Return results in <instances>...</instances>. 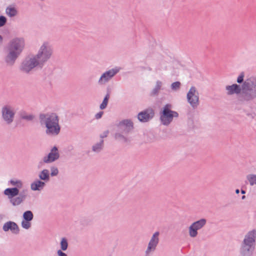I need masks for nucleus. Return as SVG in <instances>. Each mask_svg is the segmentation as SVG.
<instances>
[{
	"instance_id": "58836bf2",
	"label": "nucleus",
	"mask_w": 256,
	"mask_h": 256,
	"mask_svg": "<svg viewBox=\"0 0 256 256\" xmlns=\"http://www.w3.org/2000/svg\"><path fill=\"white\" fill-rule=\"evenodd\" d=\"M57 254L58 256H68L67 254L62 251V250H58L57 251Z\"/></svg>"
},
{
	"instance_id": "a18cd8bd",
	"label": "nucleus",
	"mask_w": 256,
	"mask_h": 256,
	"mask_svg": "<svg viewBox=\"0 0 256 256\" xmlns=\"http://www.w3.org/2000/svg\"><path fill=\"white\" fill-rule=\"evenodd\" d=\"M246 198V196H243L242 197V200H244Z\"/></svg>"
},
{
	"instance_id": "5701e85b",
	"label": "nucleus",
	"mask_w": 256,
	"mask_h": 256,
	"mask_svg": "<svg viewBox=\"0 0 256 256\" xmlns=\"http://www.w3.org/2000/svg\"><path fill=\"white\" fill-rule=\"evenodd\" d=\"M110 97V91L108 90L102 100V103L100 106V110H104L106 108Z\"/></svg>"
},
{
	"instance_id": "f3484780",
	"label": "nucleus",
	"mask_w": 256,
	"mask_h": 256,
	"mask_svg": "<svg viewBox=\"0 0 256 256\" xmlns=\"http://www.w3.org/2000/svg\"><path fill=\"white\" fill-rule=\"evenodd\" d=\"M18 194L19 190L17 188H8L4 190V194L8 196L10 200L18 196Z\"/></svg>"
},
{
	"instance_id": "72a5a7b5",
	"label": "nucleus",
	"mask_w": 256,
	"mask_h": 256,
	"mask_svg": "<svg viewBox=\"0 0 256 256\" xmlns=\"http://www.w3.org/2000/svg\"><path fill=\"white\" fill-rule=\"evenodd\" d=\"M50 175L52 176H56L58 173V168H56V167H52L50 168Z\"/></svg>"
},
{
	"instance_id": "393cba45",
	"label": "nucleus",
	"mask_w": 256,
	"mask_h": 256,
	"mask_svg": "<svg viewBox=\"0 0 256 256\" xmlns=\"http://www.w3.org/2000/svg\"><path fill=\"white\" fill-rule=\"evenodd\" d=\"M124 134L118 131L114 134V138L116 140L121 141L124 142H128V138L123 135Z\"/></svg>"
},
{
	"instance_id": "f257e3e1",
	"label": "nucleus",
	"mask_w": 256,
	"mask_h": 256,
	"mask_svg": "<svg viewBox=\"0 0 256 256\" xmlns=\"http://www.w3.org/2000/svg\"><path fill=\"white\" fill-rule=\"evenodd\" d=\"M228 96L236 94L241 104H250L256 99V76L246 79L242 86L234 84L226 86Z\"/></svg>"
},
{
	"instance_id": "a878e982",
	"label": "nucleus",
	"mask_w": 256,
	"mask_h": 256,
	"mask_svg": "<svg viewBox=\"0 0 256 256\" xmlns=\"http://www.w3.org/2000/svg\"><path fill=\"white\" fill-rule=\"evenodd\" d=\"M39 178L42 180H49V172L48 170H44L39 174Z\"/></svg>"
},
{
	"instance_id": "f8f14e48",
	"label": "nucleus",
	"mask_w": 256,
	"mask_h": 256,
	"mask_svg": "<svg viewBox=\"0 0 256 256\" xmlns=\"http://www.w3.org/2000/svg\"><path fill=\"white\" fill-rule=\"evenodd\" d=\"M119 70L116 68H112L104 72L100 77L98 82L100 84H105L112 78L118 72Z\"/></svg>"
},
{
	"instance_id": "0eeeda50",
	"label": "nucleus",
	"mask_w": 256,
	"mask_h": 256,
	"mask_svg": "<svg viewBox=\"0 0 256 256\" xmlns=\"http://www.w3.org/2000/svg\"><path fill=\"white\" fill-rule=\"evenodd\" d=\"M42 68L34 54H30L24 58L20 66V70L24 72L28 73L34 68Z\"/></svg>"
},
{
	"instance_id": "cd10ccee",
	"label": "nucleus",
	"mask_w": 256,
	"mask_h": 256,
	"mask_svg": "<svg viewBox=\"0 0 256 256\" xmlns=\"http://www.w3.org/2000/svg\"><path fill=\"white\" fill-rule=\"evenodd\" d=\"M246 179L250 186L256 184V174H250L246 176Z\"/></svg>"
},
{
	"instance_id": "37998d69",
	"label": "nucleus",
	"mask_w": 256,
	"mask_h": 256,
	"mask_svg": "<svg viewBox=\"0 0 256 256\" xmlns=\"http://www.w3.org/2000/svg\"><path fill=\"white\" fill-rule=\"evenodd\" d=\"M236 194H238L240 193V190H239L238 189H236Z\"/></svg>"
},
{
	"instance_id": "9b49d317",
	"label": "nucleus",
	"mask_w": 256,
	"mask_h": 256,
	"mask_svg": "<svg viewBox=\"0 0 256 256\" xmlns=\"http://www.w3.org/2000/svg\"><path fill=\"white\" fill-rule=\"evenodd\" d=\"M118 127V131L125 134H128L134 128L133 123L130 120H124L120 122Z\"/></svg>"
},
{
	"instance_id": "9d476101",
	"label": "nucleus",
	"mask_w": 256,
	"mask_h": 256,
	"mask_svg": "<svg viewBox=\"0 0 256 256\" xmlns=\"http://www.w3.org/2000/svg\"><path fill=\"white\" fill-rule=\"evenodd\" d=\"M159 235L160 232H156L153 234L145 251V256H149L152 252H154L156 250V248L159 242Z\"/></svg>"
},
{
	"instance_id": "f03ea898",
	"label": "nucleus",
	"mask_w": 256,
	"mask_h": 256,
	"mask_svg": "<svg viewBox=\"0 0 256 256\" xmlns=\"http://www.w3.org/2000/svg\"><path fill=\"white\" fill-rule=\"evenodd\" d=\"M25 48V40L22 38L12 39L6 47L4 61L7 66H12Z\"/></svg>"
},
{
	"instance_id": "7ed1b4c3",
	"label": "nucleus",
	"mask_w": 256,
	"mask_h": 256,
	"mask_svg": "<svg viewBox=\"0 0 256 256\" xmlns=\"http://www.w3.org/2000/svg\"><path fill=\"white\" fill-rule=\"evenodd\" d=\"M40 122L42 127L46 128V133L50 136H56L60 132L58 116L54 114H41L40 116Z\"/></svg>"
},
{
	"instance_id": "2f4dec72",
	"label": "nucleus",
	"mask_w": 256,
	"mask_h": 256,
	"mask_svg": "<svg viewBox=\"0 0 256 256\" xmlns=\"http://www.w3.org/2000/svg\"><path fill=\"white\" fill-rule=\"evenodd\" d=\"M22 226L25 229H28L31 226V224L30 221L23 220L22 222Z\"/></svg>"
},
{
	"instance_id": "473e14b6",
	"label": "nucleus",
	"mask_w": 256,
	"mask_h": 256,
	"mask_svg": "<svg viewBox=\"0 0 256 256\" xmlns=\"http://www.w3.org/2000/svg\"><path fill=\"white\" fill-rule=\"evenodd\" d=\"M244 73L243 72H241L240 74V76L237 78L236 82L238 84H242L243 82H244Z\"/></svg>"
},
{
	"instance_id": "ddd939ff",
	"label": "nucleus",
	"mask_w": 256,
	"mask_h": 256,
	"mask_svg": "<svg viewBox=\"0 0 256 256\" xmlns=\"http://www.w3.org/2000/svg\"><path fill=\"white\" fill-rule=\"evenodd\" d=\"M154 115V112L152 108H147L138 113V118L140 122H145L152 119Z\"/></svg>"
},
{
	"instance_id": "1a4fd4ad",
	"label": "nucleus",
	"mask_w": 256,
	"mask_h": 256,
	"mask_svg": "<svg viewBox=\"0 0 256 256\" xmlns=\"http://www.w3.org/2000/svg\"><path fill=\"white\" fill-rule=\"evenodd\" d=\"M15 114L14 108L10 106H6L2 109V118L8 124H10L13 122Z\"/></svg>"
},
{
	"instance_id": "4468645a",
	"label": "nucleus",
	"mask_w": 256,
	"mask_h": 256,
	"mask_svg": "<svg viewBox=\"0 0 256 256\" xmlns=\"http://www.w3.org/2000/svg\"><path fill=\"white\" fill-rule=\"evenodd\" d=\"M60 157V154L58 152V150L56 146H54L51 150L50 152L48 154V156H44L43 158V162L44 163H51L56 160Z\"/></svg>"
},
{
	"instance_id": "20e7f679",
	"label": "nucleus",
	"mask_w": 256,
	"mask_h": 256,
	"mask_svg": "<svg viewBox=\"0 0 256 256\" xmlns=\"http://www.w3.org/2000/svg\"><path fill=\"white\" fill-rule=\"evenodd\" d=\"M256 246V230L248 232L241 242L238 250V256H253Z\"/></svg>"
},
{
	"instance_id": "bb28decb",
	"label": "nucleus",
	"mask_w": 256,
	"mask_h": 256,
	"mask_svg": "<svg viewBox=\"0 0 256 256\" xmlns=\"http://www.w3.org/2000/svg\"><path fill=\"white\" fill-rule=\"evenodd\" d=\"M60 250L62 251H65L68 247V242L66 238H62L60 242Z\"/></svg>"
},
{
	"instance_id": "7c9ffc66",
	"label": "nucleus",
	"mask_w": 256,
	"mask_h": 256,
	"mask_svg": "<svg viewBox=\"0 0 256 256\" xmlns=\"http://www.w3.org/2000/svg\"><path fill=\"white\" fill-rule=\"evenodd\" d=\"M180 82H176L172 84L171 88L173 90H177L180 88Z\"/></svg>"
},
{
	"instance_id": "aec40b11",
	"label": "nucleus",
	"mask_w": 256,
	"mask_h": 256,
	"mask_svg": "<svg viewBox=\"0 0 256 256\" xmlns=\"http://www.w3.org/2000/svg\"><path fill=\"white\" fill-rule=\"evenodd\" d=\"M45 184L40 180H37L31 184L30 187L33 190H40L43 188Z\"/></svg>"
},
{
	"instance_id": "423d86ee",
	"label": "nucleus",
	"mask_w": 256,
	"mask_h": 256,
	"mask_svg": "<svg viewBox=\"0 0 256 256\" xmlns=\"http://www.w3.org/2000/svg\"><path fill=\"white\" fill-rule=\"evenodd\" d=\"M172 107L170 104H166L160 112V120L164 126H168L172 121L174 118L178 116V114L176 112L171 110Z\"/></svg>"
},
{
	"instance_id": "4be33fe9",
	"label": "nucleus",
	"mask_w": 256,
	"mask_h": 256,
	"mask_svg": "<svg viewBox=\"0 0 256 256\" xmlns=\"http://www.w3.org/2000/svg\"><path fill=\"white\" fill-rule=\"evenodd\" d=\"M198 228L192 224L188 228L189 235L191 238H196L198 234Z\"/></svg>"
},
{
	"instance_id": "dca6fc26",
	"label": "nucleus",
	"mask_w": 256,
	"mask_h": 256,
	"mask_svg": "<svg viewBox=\"0 0 256 256\" xmlns=\"http://www.w3.org/2000/svg\"><path fill=\"white\" fill-rule=\"evenodd\" d=\"M3 230L7 232L10 230L14 234H18L19 232V228L16 223L13 222H8L5 223L3 226Z\"/></svg>"
},
{
	"instance_id": "e433bc0d",
	"label": "nucleus",
	"mask_w": 256,
	"mask_h": 256,
	"mask_svg": "<svg viewBox=\"0 0 256 256\" xmlns=\"http://www.w3.org/2000/svg\"><path fill=\"white\" fill-rule=\"evenodd\" d=\"M109 131L108 130L104 132L100 136V139L103 140L104 138L107 137Z\"/></svg>"
},
{
	"instance_id": "c756f323",
	"label": "nucleus",
	"mask_w": 256,
	"mask_h": 256,
	"mask_svg": "<svg viewBox=\"0 0 256 256\" xmlns=\"http://www.w3.org/2000/svg\"><path fill=\"white\" fill-rule=\"evenodd\" d=\"M10 182L12 186H16L17 188H21L22 186V183L20 180H12Z\"/></svg>"
},
{
	"instance_id": "b1692460",
	"label": "nucleus",
	"mask_w": 256,
	"mask_h": 256,
	"mask_svg": "<svg viewBox=\"0 0 256 256\" xmlns=\"http://www.w3.org/2000/svg\"><path fill=\"white\" fill-rule=\"evenodd\" d=\"M206 223V220L205 218H201L198 220L194 222L192 224L196 226L198 230L202 228Z\"/></svg>"
},
{
	"instance_id": "f704fd0d",
	"label": "nucleus",
	"mask_w": 256,
	"mask_h": 256,
	"mask_svg": "<svg viewBox=\"0 0 256 256\" xmlns=\"http://www.w3.org/2000/svg\"><path fill=\"white\" fill-rule=\"evenodd\" d=\"M91 220L90 219L83 218L81 224L84 226L89 225L91 223Z\"/></svg>"
},
{
	"instance_id": "ea45409f",
	"label": "nucleus",
	"mask_w": 256,
	"mask_h": 256,
	"mask_svg": "<svg viewBox=\"0 0 256 256\" xmlns=\"http://www.w3.org/2000/svg\"><path fill=\"white\" fill-rule=\"evenodd\" d=\"M23 118L28 120H32L34 118V116L32 115L24 116L23 117Z\"/></svg>"
},
{
	"instance_id": "c9c22d12",
	"label": "nucleus",
	"mask_w": 256,
	"mask_h": 256,
	"mask_svg": "<svg viewBox=\"0 0 256 256\" xmlns=\"http://www.w3.org/2000/svg\"><path fill=\"white\" fill-rule=\"evenodd\" d=\"M6 22V18L4 16H0V27L4 26Z\"/></svg>"
},
{
	"instance_id": "2eb2a0df",
	"label": "nucleus",
	"mask_w": 256,
	"mask_h": 256,
	"mask_svg": "<svg viewBox=\"0 0 256 256\" xmlns=\"http://www.w3.org/2000/svg\"><path fill=\"white\" fill-rule=\"evenodd\" d=\"M28 195L27 190H23L22 192L18 194L10 200V204L14 206L21 204L25 200Z\"/></svg>"
},
{
	"instance_id": "39448f33",
	"label": "nucleus",
	"mask_w": 256,
	"mask_h": 256,
	"mask_svg": "<svg viewBox=\"0 0 256 256\" xmlns=\"http://www.w3.org/2000/svg\"><path fill=\"white\" fill-rule=\"evenodd\" d=\"M54 50L52 44L48 41L42 42L38 46L37 52L34 54L42 67L52 58Z\"/></svg>"
},
{
	"instance_id": "a19ab883",
	"label": "nucleus",
	"mask_w": 256,
	"mask_h": 256,
	"mask_svg": "<svg viewBox=\"0 0 256 256\" xmlns=\"http://www.w3.org/2000/svg\"><path fill=\"white\" fill-rule=\"evenodd\" d=\"M247 115L248 116H250L251 118H254V114H248Z\"/></svg>"
},
{
	"instance_id": "412c9836",
	"label": "nucleus",
	"mask_w": 256,
	"mask_h": 256,
	"mask_svg": "<svg viewBox=\"0 0 256 256\" xmlns=\"http://www.w3.org/2000/svg\"><path fill=\"white\" fill-rule=\"evenodd\" d=\"M6 12L10 17H14L18 14V10L16 8L12 6H10L6 8Z\"/></svg>"
},
{
	"instance_id": "c85d7f7f",
	"label": "nucleus",
	"mask_w": 256,
	"mask_h": 256,
	"mask_svg": "<svg viewBox=\"0 0 256 256\" xmlns=\"http://www.w3.org/2000/svg\"><path fill=\"white\" fill-rule=\"evenodd\" d=\"M34 217L32 212L30 210H28L24 212L23 214V218L24 220L27 221H30L32 220Z\"/></svg>"
},
{
	"instance_id": "6ab92c4d",
	"label": "nucleus",
	"mask_w": 256,
	"mask_h": 256,
	"mask_svg": "<svg viewBox=\"0 0 256 256\" xmlns=\"http://www.w3.org/2000/svg\"><path fill=\"white\" fill-rule=\"evenodd\" d=\"M162 82L160 80H157L154 88L151 90L150 93V96H156L158 95L160 90H161Z\"/></svg>"
},
{
	"instance_id": "79ce46f5",
	"label": "nucleus",
	"mask_w": 256,
	"mask_h": 256,
	"mask_svg": "<svg viewBox=\"0 0 256 256\" xmlns=\"http://www.w3.org/2000/svg\"><path fill=\"white\" fill-rule=\"evenodd\" d=\"M240 192H241V193H242V194H246V192L244 190H242H242H241V191H240Z\"/></svg>"
},
{
	"instance_id": "c03bdc74",
	"label": "nucleus",
	"mask_w": 256,
	"mask_h": 256,
	"mask_svg": "<svg viewBox=\"0 0 256 256\" xmlns=\"http://www.w3.org/2000/svg\"><path fill=\"white\" fill-rule=\"evenodd\" d=\"M2 37L0 35V42H2Z\"/></svg>"
},
{
	"instance_id": "4c0bfd02",
	"label": "nucleus",
	"mask_w": 256,
	"mask_h": 256,
	"mask_svg": "<svg viewBox=\"0 0 256 256\" xmlns=\"http://www.w3.org/2000/svg\"><path fill=\"white\" fill-rule=\"evenodd\" d=\"M104 114L103 112H99L97 113L95 115V118L96 119H99L102 118V114Z\"/></svg>"
},
{
	"instance_id": "a211bd4d",
	"label": "nucleus",
	"mask_w": 256,
	"mask_h": 256,
	"mask_svg": "<svg viewBox=\"0 0 256 256\" xmlns=\"http://www.w3.org/2000/svg\"><path fill=\"white\" fill-rule=\"evenodd\" d=\"M104 148V141L100 139V142L94 144L92 147V151L96 154L101 152Z\"/></svg>"
},
{
	"instance_id": "6e6552de",
	"label": "nucleus",
	"mask_w": 256,
	"mask_h": 256,
	"mask_svg": "<svg viewBox=\"0 0 256 256\" xmlns=\"http://www.w3.org/2000/svg\"><path fill=\"white\" fill-rule=\"evenodd\" d=\"M188 102L190 106L196 109L199 105V93L196 88L192 86L186 94Z\"/></svg>"
}]
</instances>
